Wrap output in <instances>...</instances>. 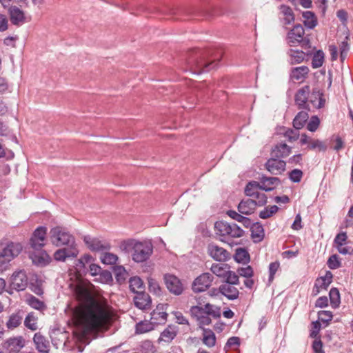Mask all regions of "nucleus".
Here are the masks:
<instances>
[{"instance_id":"obj_21","label":"nucleus","mask_w":353,"mask_h":353,"mask_svg":"<svg viewBox=\"0 0 353 353\" xmlns=\"http://www.w3.org/2000/svg\"><path fill=\"white\" fill-rule=\"evenodd\" d=\"M8 12L10 21L13 25L19 26L25 23V14L22 10L15 6H12Z\"/></svg>"},{"instance_id":"obj_19","label":"nucleus","mask_w":353,"mask_h":353,"mask_svg":"<svg viewBox=\"0 0 353 353\" xmlns=\"http://www.w3.org/2000/svg\"><path fill=\"white\" fill-rule=\"evenodd\" d=\"M332 274L327 271L324 276H321L315 281L313 288V293L317 295L321 290H327L330 284L332 281Z\"/></svg>"},{"instance_id":"obj_26","label":"nucleus","mask_w":353,"mask_h":353,"mask_svg":"<svg viewBox=\"0 0 353 353\" xmlns=\"http://www.w3.org/2000/svg\"><path fill=\"white\" fill-rule=\"evenodd\" d=\"M178 327L174 325H169L161 333L159 341L170 343L176 336Z\"/></svg>"},{"instance_id":"obj_43","label":"nucleus","mask_w":353,"mask_h":353,"mask_svg":"<svg viewBox=\"0 0 353 353\" xmlns=\"http://www.w3.org/2000/svg\"><path fill=\"white\" fill-rule=\"evenodd\" d=\"M168 314L165 312H159L154 310L151 313L150 319L155 325L165 323L166 321Z\"/></svg>"},{"instance_id":"obj_50","label":"nucleus","mask_w":353,"mask_h":353,"mask_svg":"<svg viewBox=\"0 0 353 353\" xmlns=\"http://www.w3.org/2000/svg\"><path fill=\"white\" fill-rule=\"evenodd\" d=\"M279 210L277 205H274L268 208H265L263 210L259 212V217L262 219H265L271 217Z\"/></svg>"},{"instance_id":"obj_55","label":"nucleus","mask_w":353,"mask_h":353,"mask_svg":"<svg viewBox=\"0 0 353 353\" xmlns=\"http://www.w3.org/2000/svg\"><path fill=\"white\" fill-rule=\"evenodd\" d=\"M225 283L231 285H235L239 283V276L238 275L232 271L228 270L226 275H225Z\"/></svg>"},{"instance_id":"obj_45","label":"nucleus","mask_w":353,"mask_h":353,"mask_svg":"<svg viewBox=\"0 0 353 353\" xmlns=\"http://www.w3.org/2000/svg\"><path fill=\"white\" fill-rule=\"evenodd\" d=\"M203 309L208 315L212 316L214 319H217L221 316V309L219 307L207 303L204 304Z\"/></svg>"},{"instance_id":"obj_62","label":"nucleus","mask_w":353,"mask_h":353,"mask_svg":"<svg viewBox=\"0 0 353 353\" xmlns=\"http://www.w3.org/2000/svg\"><path fill=\"white\" fill-rule=\"evenodd\" d=\"M279 263L278 261L272 262L269 265V279L268 281L271 283L274 280V274L279 268Z\"/></svg>"},{"instance_id":"obj_53","label":"nucleus","mask_w":353,"mask_h":353,"mask_svg":"<svg viewBox=\"0 0 353 353\" xmlns=\"http://www.w3.org/2000/svg\"><path fill=\"white\" fill-rule=\"evenodd\" d=\"M303 173L299 169H294L289 172V179L294 183H299L303 177Z\"/></svg>"},{"instance_id":"obj_35","label":"nucleus","mask_w":353,"mask_h":353,"mask_svg":"<svg viewBox=\"0 0 353 353\" xmlns=\"http://www.w3.org/2000/svg\"><path fill=\"white\" fill-rule=\"evenodd\" d=\"M230 269V266L225 263H214L211 266L210 270L219 277L225 278Z\"/></svg>"},{"instance_id":"obj_47","label":"nucleus","mask_w":353,"mask_h":353,"mask_svg":"<svg viewBox=\"0 0 353 353\" xmlns=\"http://www.w3.org/2000/svg\"><path fill=\"white\" fill-rule=\"evenodd\" d=\"M129 283L131 291L136 294L137 292H139L137 291L138 290H141L143 288V283L142 280L138 276L130 278Z\"/></svg>"},{"instance_id":"obj_24","label":"nucleus","mask_w":353,"mask_h":353,"mask_svg":"<svg viewBox=\"0 0 353 353\" xmlns=\"http://www.w3.org/2000/svg\"><path fill=\"white\" fill-rule=\"evenodd\" d=\"M134 305L139 309L145 310L150 307L151 299L148 294L144 292H137L134 299Z\"/></svg>"},{"instance_id":"obj_57","label":"nucleus","mask_w":353,"mask_h":353,"mask_svg":"<svg viewBox=\"0 0 353 353\" xmlns=\"http://www.w3.org/2000/svg\"><path fill=\"white\" fill-rule=\"evenodd\" d=\"M319 319L323 323H329L332 321L333 315L332 312L321 310L318 312Z\"/></svg>"},{"instance_id":"obj_49","label":"nucleus","mask_w":353,"mask_h":353,"mask_svg":"<svg viewBox=\"0 0 353 353\" xmlns=\"http://www.w3.org/2000/svg\"><path fill=\"white\" fill-rule=\"evenodd\" d=\"M324 61V53L322 50H318L313 56L312 66L313 68L321 67Z\"/></svg>"},{"instance_id":"obj_22","label":"nucleus","mask_w":353,"mask_h":353,"mask_svg":"<svg viewBox=\"0 0 353 353\" xmlns=\"http://www.w3.org/2000/svg\"><path fill=\"white\" fill-rule=\"evenodd\" d=\"M259 183L261 190L265 192L271 191L274 189V187L281 183V180L278 177L266 176L262 174L259 177Z\"/></svg>"},{"instance_id":"obj_18","label":"nucleus","mask_w":353,"mask_h":353,"mask_svg":"<svg viewBox=\"0 0 353 353\" xmlns=\"http://www.w3.org/2000/svg\"><path fill=\"white\" fill-rule=\"evenodd\" d=\"M78 254L77 247H67L57 250L54 253V259L57 261H65L69 258H76Z\"/></svg>"},{"instance_id":"obj_2","label":"nucleus","mask_w":353,"mask_h":353,"mask_svg":"<svg viewBox=\"0 0 353 353\" xmlns=\"http://www.w3.org/2000/svg\"><path fill=\"white\" fill-rule=\"evenodd\" d=\"M119 248L125 254L131 253L132 260L136 263L146 261L153 252L150 242L128 239L121 243Z\"/></svg>"},{"instance_id":"obj_38","label":"nucleus","mask_w":353,"mask_h":353,"mask_svg":"<svg viewBox=\"0 0 353 353\" xmlns=\"http://www.w3.org/2000/svg\"><path fill=\"white\" fill-rule=\"evenodd\" d=\"M259 190H261L260 183L252 181L246 185L244 192L247 196L252 197L256 192H259Z\"/></svg>"},{"instance_id":"obj_46","label":"nucleus","mask_w":353,"mask_h":353,"mask_svg":"<svg viewBox=\"0 0 353 353\" xmlns=\"http://www.w3.org/2000/svg\"><path fill=\"white\" fill-rule=\"evenodd\" d=\"M101 261L103 263L107 265H113L115 264L118 260L117 255L110 253L108 252H104L102 253L101 257Z\"/></svg>"},{"instance_id":"obj_44","label":"nucleus","mask_w":353,"mask_h":353,"mask_svg":"<svg viewBox=\"0 0 353 353\" xmlns=\"http://www.w3.org/2000/svg\"><path fill=\"white\" fill-rule=\"evenodd\" d=\"M22 319V316L19 313L11 314L6 323L7 327L8 329H14L17 327L21 323Z\"/></svg>"},{"instance_id":"obj_15","label":"nucleus","mask_w":353,"mask_h":353,"mask_svg":"<svg viewBox=\"0 0 353 353\" xmlns=\"http://www.w3.org/2000/svg\"><path fill=\"white\" fill-rule=\"evenodd\" d=\"M190 312L191 315L196 319L198 325L203 330L205 325H209L212 323L210 315L205 312L201 306H192Z\"/></svg>"},{"instance_id":"obj_63","label":"nucleus","mask_w":353,"mask_h":353,"mask_svg":"<svg viewBox=\"0 0 353 353\" xmlns=\"http://www.w3.org/2000/svg\"><path fill=\"white\" fill-rule=\"evenodd\" d=\"M309 148L312 150L319 148L321 151H325L327 150V146L325 143L319 139L312 141L309 145Z\"/></svg>"},{"instance_id":"obj_36","label":"nucleus","mask_w":353,"mask_h":353,"mask_svg":"<svg viewBox=\"0 0 353 353\" xmlns=\"http://www.w3.org/2000/svg\"><path fill=\"white\" fill-rule=\"evenodd\" d=\"M154 323L150 319V321H141L136 325V333L143 334L150 332L154 328Z\"/></svg>"},{"instance_id":"obj_4","label":"nucleus","mask_w":353,"mask_h":353,"mask_svg":"<svg viewBox=\"0 0 353 353\" xmlns=\"http://www.w3.org/2000/svg\"><path fill=\"white\" fill-rule=\"evenodd\" d=\"M214 229L216 234L220 236L219 240L223 242L234 238H240L244 234V231L237 224L223 221H216L214 223Z\"/></svg>"},{"instance_id":"obj_3","label":"nucleus","mask_w":353,"mask_h":353,"mask_svg":"<svg viewBox=\"0 0 353 353\" xmlns=\"http://www.w3.org/2000/svg\"><path fill=\"white\" fill-rule=\"evenodd\" d=\"M22 250L19 243L10 241H0V273L8 269L10 262L17 257Z\"/></svg>"},{"instance_id":"obj_23","label":"nucleus","mask_w":353,"mask_h":353,"mask_svg":"<svg viewBox=\"0 0 353 353\" xmlns=\"http://www.w3.org/2000/svg\"><path fill=\"white\" fill-rule=\"evenodd\" d=\"M256 203L254 199H243L238 205V211L245 215H250L254 212L256 208Z\"/></svg>"},{"instance_id":"obj_12","label":"nucleus","mask_w":353,"mask_h":353,"mask_svg":"<svg viewBox=\"0 0 353 353\" xmlns=\"http://www.w3.org/2000/svg\"><path fill=\"white\" fill-rule=\"evenodd\" d=\"M207 251L208 254L216 261L225 262L230 259V254L228 251L214 243L208 245Z\"/></svg>"},{"instance_id":"obj_42","label":"nucleus","mask_w":353,"mask_h":353,"mask_svg":"<svg viewBox=\"0 0 353 353\" xmlns=\"http://www.w3.org/2000/svg\"><path fill=\"white\" fill-rule=\"evenodd\" d=\"M113 272L117 281L121 284L125 282L128 273L123 266H114L113 268Z\"/></svg>"},{"instance_id":"obj_64","label":"nucleus","mask_w":353,"mask_h":353,"mask_svg":"<svg viewBox=\"0 0 353 353\" xmlns=\"http://www.w3.org/2000/svg\"><path fill=\"white\" fill-rule=\"evenodd\" d=\"M347 236L345 232H341L338 234L334 240V242L336 244V247L343 245L347 240Z\"/></svg>"},{"instance_id":"obj_56","label":"nucleus","mask_w":353,"mask_h":353,"mask_svg":"<svg viewBox=\"0 0 353 353\" xmlns=\"http://www.w3.org/2000/svg\"><path fill=\"white\" fill-rule=\"evenodd\" d=\"M327 264L330 269L335 270L341 267V262L339 261L338 256L333 254L330 256L327 260Z\"/></svg>"},{"instance_id":"obj_41","label":"nucleus","mask_w":353,"mask_h":353,"mask_svg":"<svg viewBox=\"0 0 353 353\" xmlns=\"http://www.w3.org/2000/svg\"><path fill=\"white\" fill-rule=\"evenodd\" d=\"M329 296L331 306L334 309L339 307L341 303V297L339 290L336 288H332L330 290Z\"/></svg>"},{"instance_id":"obj_16","label":"nucleus","mask_w":353,"mask_h":353,"mask_svg":"<svg viewBox=\"0 0 353 353\" xmlns=\"http://www.w3.org/2000/svg\"><path fill=\"white\" fill-rule=\"evenodd\" d=\"M265 169L273 175L281 174L286 168V162L283 160L272 157L264 165Z\"/></svg>"},{"instance_id":"obj_9","label":"nucleus","mask_w":353,"mask_h":353,"mask_svg":"<svg viewBox=\"0 0 353 353\" xmlns=\"http://www.w3.org/2000/svg\"><path fill=\"white\" fill-rule=\"evenodd\" d=\"M213 279L214 276L210 273H203L194 279L192 289L196 293L204 292L211 286Z\"/></svg>"},{"instance_id":"obj_14","label":"nucleus","mask_w":353,"mask_h":353,"mask_svg":"<svg viewBox=\"0 0 353 353\" xmlns=\"http://www.w3.org/2000/svg\"><path fill=\"white\" fill-rule=\"evenodd\" d=\"M83 241L88 248L93 252H104L109 250L111 248L108 241L93 238L88 235L83 237Z\"/></svg>"},{"instance_id":"obj_51","label":"nucleus","mask_w":353,"mask_h":353,"mask_svg":"<svg viewBox=\"0 0 353 353\" xmlns=\"http://www.w3.org/2000/svg\"><path fill=\"white\" fill-rule=\"evenodd\" d=\"M290 56H291V63L296 64L301 63L304 59L305 54L303 51L299 50H290Z\"/></svg>"},{"instance_id":"obj_37","label":"nucleus","mask_w":353,"mask_h":353,"mask_svg":"<svg viewBox=\"0 0 353 353\" xmlns=\"http://www.w3.org/2000/svg\"><path fill=\"white\" fill-rule=\"evenodd\" d=\"M27 303L32 308L43 311L47 308L45 303L33 295H30L26 299Z\"/></svg>"},{"instance_id":"obj_30","label":"nucleus","mask_w":353,"mask_h":353,"mask_svg":"<svg viewBox=\"0 0 353 353\" xmlns=\"http://www.w3.org/2000/svg\"><path fill=\"white\" fill-rule=\"evenodd\" d=\"M30 258L32 263L40 266H45L50 262V257L46 252L39 254H31Z\"/></svg>"},{"instance_id":"obj_32","label":"nucleus","mask_w":353,"mask_h":353,"mask_svg":"<svg viewBox=\"0 0 353 353\" xmlns=\"http://www.w3.org/2000/svg\"><path fill=\"white\" fill-rule=\"evenodd\" d=\"M309 118L307 111H301L293 120V126L296 130L301 129Z\"/></svg>"},{"instance_id":"obj_54","label":"nucleus","mask_w":353,"mask_h":353,"mask_svg":"<svg viewBox=\"0 0 353 353\" xmlns=\"http://www.w3.org/2000/svg\"><path fill=\"white\" fill-rule=\"evenodd\" d=\"M320 124V120L317 116H312L307 125V129L310 132H315Z\"/></svg>"},{"instance_id":"obj_52","label":"nucleus","mask_w":353,"mask_h":353,"mask_svg":"<svg viewBox=\"0 0 353 353\" xmlns=\"http://www.w3.org/2000/svg\"><path fill=\"white\" fill-rule=\"evenodd\" d=\"M299 130L288 129L284 132V137L288 139L289 142H294L296 141L299 137Z\"/></svg>"},{"instance_id":"obj_13","label":"nucleus","mask_w":353,"mask_h":353,"mask_svg":"<svg viewBox=\"0 0 353 353\" xmlns=\"http://www.w3.org/2000/svg\"><path fill=\"white\" fill-rule=\"evenodd\" d=\"M164 282L169 292L174 295H180L183 292V285L180 279L170 274L164 275Z\"/></svg>"},{"instance_id":"obj_11","label":"nucleus","mask_w":353,"mask_h":353,"mask_svg":"<svg viewBox=\"0 0 353 353\" xmlns=\"http://www.w3.org/2000/svg\"><path fill=\"white\" fill-rule=\"evenodd\" d=\"M310 93V87L307 85H304L296 91L294 96V102L299 109H303L307 111L310 110L308 103Z\"/></svg>"},{"instance_id":"obj_48","label":"nucleus","mask_w":353,"mask_h":353,"mask_svg":"<svg viewBox=\"0 0 353 353\" xmlns=\"http://www.w3.org/2000/svg\"><path fill=\"white\" fill-rule=\"evenodd\" d=\"M24 325L28 329L34 331L37 329V318L33 313H29L24 320Z\"/></svg>"},{"instance_id":"obj_31","label":"nucleus","mask_w":353,"mask_h":353,"mask_svg":"<svg viewBox=\"0 0 353 353\" xmlns=\"http://www.w3.org/2000/svg\"><path fill=\"white\" fill-rule=\"evenodd\" d=\"M203 343L208 347H212L216 344V336L210 329L203 328Z\"/></svg>"},{"instance_id":"obj_20","label":"nucleus","mask_w":353,"mask_h":353,"mask_svg":"<svg viewBox=\"0 0 353 353\" xmlns=\"http://www.w3.org/2000/svg\"><path fill=\"white\" fill-rule=\"evenodd\" d=\"M33 341L39 353H49L50 347L49 341L40 332L34 334Z\"/></svg>"},{"instance_id":"obj_6","label":"nucleus","mask_w":353,"mask_h":353,"mask_svg":"<svg viewBox=\"0 0 353 353\" xmlns=\"http://www.w3.org/2000/svg\"><path fill=\"white\" fill-rule=\"evenodd\" d=\"M304 34L305 30L301 25L294 26L287 35L289 45L296 46L299 44L303 49L310 48V41L307 37H304Z\"/></svg>"},{"instance_id":"obj_59","label":"nucleus","mask_w":353,"mask_h":353,"mask_svg":"<svg viewBox=\"0 0 353 353\" xmlns=\"http://www.w3.org/2000/svg\"><path fill=\"white\" fill-rule=\"evenodd\" d=\"M254 198L255 202L256 203V206H263L267 203V196L264 193L256 192L254 196H252Z\"/></svg>"},{"instance_id":"obj_8","label":"nucleus","mask_w":353,"mask_h":353,"mask_svg":"<svg viewBox=\"0 0 353 353\" xmlns=\"http://www.w3.org/2000/svg\"><path fill=\"white\" fill-rule=\"evenodd\" d=\"M28 284V279L24 270L14 272L10 278V285L6 292L10 294L13 293L12 290L23 291Z\"/></svg>"},{"instance_id":"obj_27","label":"nucleus","mask_w":353,"mask_h":353,"mask_svg":"<svg viewBox=\"0 0 353 353\" xmlns=\"http://www.w3.org/2000/svg\"><path fill=\"white\" fill-rule=\"evenodd\" d=\"M220 292L230 300H234L238 298L239 292L233 285L223 283L219 287Z\"/></svg>"},{"instance_id":"obj_25","label":"nucleus","mask_w":353,"mask_h":353,"mask_svg":"<svg viewBox=\"0 0 353 353\" xmlns=\"http://www.w3.org/2000/svg\"><path fill=\"white\" fill-rule=\"evenodd\" d=\"M292 148L285 143H278L272 148L271 155L278 159L287 157L291 153Z\"/></svg>"},{"instance_id":"obj_61","label":"nucleus","mask_w":353,"mask_h":353,"mask_svg":"<svg viewBox=\"0 0 353 353\" xmlns=\"http://www.w3.org/2000/svg\"><path fill=\"white\" fill-rule=\"evenodd\" d=\"M149 285V290L151 292H153L154 294L159 296L161 294V288L159 284L152 279H150L148 280Z\"/></svg>"},{"instance_id":"obj_29","label":"nucleus","mask_w":353,"mask_h":353,"mask_svg":"<svg viewBox=\"0 0 353 353\" xmlns=\"http://www.w3.org/2000/svg\"><path fill=\"white\" fill-rule=\"evenodd\" d=\"M310 70L308 67L303 65L292 69L290 77L296 81H303L307 76Z\"/></svg>"},{"instance_id":"obj_10","label":"nucleus","mask_w":353,"mask_h":353,"mask_svg":"<svg viewBox=\"0 0 353 353\" xmlns=\"http://www.w3.org/2000/svg\"><path fill=\"white\" fill-rule=\"evenodd\" d=\"M47 228L44 226L38 227L33 232L30 245L34 250H41L45 245Z\"/></svg>"},{"instance_id":"obj_28","label":"nucleus","mask_w":353,"mask_h":353,"mask_svg":"<svg viewBox=\"0 0 353 353\" xmlns=\"http://www.w3.org/2000/svg\"><path fill=\"white\" fill-rule=\"evenodd\" d=\"M9 353H18L24 346V339L22 336L12 338L6 341Z\"/></svg>"},{"instance_id":"obj_5","label":"nucleus","mask_w":353,"mask_h":353,"mask_svg":"<svg viewBox=\"0 0 353 353\" xmlns=\"http://www.w3.org/2000/svg\"><path fill=\"white\" fill-rule=\"evenodd\" d=\"M49 238L51 243L57 247L63 245L77 247L74 237L66 229L60 226L54 227L50 230Z\"/></svg>"},{"instance_id":"obj_7","label":"nucleus","mask_w":353,"mask_h":353,"mask_svg":"<svg viewBox=\"0 0 353 353\" xmlns=\"http://www.w3.org/2000/svg\"><path fill=\"white\" fill-rule=\"evenodd\" d=\"M194 73L201 74L209 72L214 69L217 63L214 61H208L206 59V52L201 50H196L195 54Z\"/></svg>"},{"instance_id":"obj_1","label":"nucleus","mask_w":353,"mask_h":353,"mask_svg":"<svg viewBox=\"0 0 353 353\" xmlns=\"http://www.w3.org/2000/svg\"><path fill=\"white\" fill-rule=\"evenodd\" d=\"M74 295L84 307L82 321L85 328L90 331L99 328L106 318V314L101 305L84 287H76Z\"/></svg>"},{"instance_id":"obj_40","label":"nucleus","mask_w":353,"mask_h":353,"mask_svg":"<svg viewBox=\"0 0 353 353\" xmlns=\"http://www.w3.org/2000/svg\"><path fill=\"white\" fill-rule=\"evenodd\" d=\"M250 230L252 232L251 236L254 239H257V241H260L263 239L264 230L261 224L258 222L254 223Z\"/></svg>"},{"instance_id":"obj_60","label":"nucleus","mask_w":353,"mask_h":353,"mask_svg":"<svg viewBox=\"0 0 353 353\" xmlns=\"http://www.w3.org/2000/svg\"><path fill=\"white\" fill-rule=\"evenodd\" d=\"M350 50L349 44L347 41L341 42L340 45V59L341 61L343 62L347 57V52Z\"/></svg>"},{"instance_id":"obj_39","label":"nucleus","mask_w":353,"mask_h":353,"mask_svg":"<svg viewBox=\"0 0 353 353\" xmlns=\"http://www.w3.org/2000/svg\"><path fill=\"white\" fill-rule=\"evenodd\" d=\"M234 258L236 262L244 264L250 261V254L245 248L236 249Z\"/></svg>"},{"instance_id":"obj_17","label":"nucleus","mask_w":353,"mask_h":353,"mask_svg":"<svg viewBox=\"0 0 353 353\" xmlns=\"http://www.w3.org/2000/svg\"><path fill=\"white\" fill-rule=\"evenodd\" d=\"M309 107L310 105L316 109H321L324 107L325 99L323 98V92L317 88L310 90L309 99Z\"/></svg>"},{"instance_id":"obj_33","label":"nucleus","mask_w":353,"mask_h":353,"mask_svg":"<svg viewBox=\"0 0 353 353\" xmlns=\"http://www.w3.org/2000/svg\"><path fill=\"white\" fill-rule=\"evenodd\" d=\"M302 16L304 26L307 28L312 29L317 25V20L314 12L305 11L303 12Z\"/></svg>"},{"instance_id":"obj_34","label":"nucleus","mask_w":353,"mask_h":353,"mask_svg":"<svg viewBox=\"0 0 353 353\" xmlns=\"http://www.w3.org/2000/svg\"><path fill=\"white\" fill-rule=\"evenodd\" d=\"M281 13L283 15V21L285 25H290L294 21V15L292 8L285 5L280 6Z\"/></svg>"},{"instance_id":"obj_58","label":"nucleus","mask_w":353,"mask_h":353,"mask_svg":"<svg viewBox=\"0 0 353 353\" xmlns=\"http://www.w3.org/2000/svg\"><path fill=\"white\" fill-rule=\"evenodd\" d=\"M237 272L240 276L245 278H251L254 274L253 269L250 265L239 268Z\"/></svg>"}]
</instances>
